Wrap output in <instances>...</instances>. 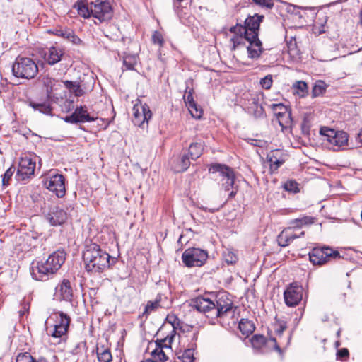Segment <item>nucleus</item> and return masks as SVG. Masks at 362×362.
<instances>
[{
  "instance_id": "obj_23",
  "label": "nucleus",
  "mask_w": 362,
  "mask_h": 362,
  "mask_svg": "<svg viewBox=\"0 0 362 362\" xmlns=\"http://www.w3.org/2000/svg\"><path fill=\"white\" fill-rule=\"evenodd\" d=\"M163 298L162 295H157L154 300H148L144 307V310L142 313V316L147 317L151 313L156 311L160 308H163Z\"/></svg>"
},
{
  "instance_id": "obj_43",
  "label": "nucleus",
  "mask_w": 362,
  "mask_h": 362,
  "mask_svg": "<svg viewBox=\"0 0 362 362\" xmlns=\"http://www.w3.org/2000/svg\"><path fill=\"white\" fill-rule=\"evenodd\" d=\"M16 362H36L28 352L20 353L16 357Z\"/></svg>"
},
{
  "instance_id": "obj_14",
  "label": "nucleus",
  "mask_w": 362,
  "mask_h": 362,
  "mask_svg": "<svg viewBox=\"0 0 362 362\" xmlns=\"http://www.w3.org/2000/svg\"><path fill=\"white\" fill-rule=\"evenodd\" d=\"M35 166V160H33L30 156L21 157L16 174L18 180H24L29 178L34 174Z\"/></svg>"
},
{
  "instance_id": "obj_25",
  "label": "nucleus",
  "mask_w": 362,
  "mask_h": 362,
  "mask_svg": "<svg viewBox=\"0 0 362 362\" xmlns=\"http://www.w3.org/2000/svg\"><path fill=\"white\" fill-rule=\"evenodd\" d=\"M176 334L175 327L172 326L170 332L163 339H158L155 343L154 346H162L167 351L170 352L171 344L173 339Z\"/></svg>"
},
{
  "instance_id": "obj_15",
  "label": "nucleus",
  "mask_w": 362,
  "mask_h": 362,
  "mask_svg": "<svg viewBox=\"0 0 362 362\" xmlns=\"http://www.w3.org/2000/svg\"><path fill=\"white\" fill-rule=\"evenodd\" d=\"M303 291L301 286L296 283L291 284L284 293L286 304L289 307L297 305L302 300Z\"/></svg>"
},
{
  "instance_id": "obj_59",
  "label": "nucleus",
  "mask_w": 362,
  "mask_h": 362,
  "mask_svg": "<svg viewBox=\"0 0 362 362\" xmlns=\"http://www.w3.org/2000/svg\"><path fill=\"white\" fill-rule=\"evenodd\" d=\"M315 14H316V16H319V15H320V11H318V12H317Z\"/></svg>"
},
{
  "instance_id": "obj_53",
  "label": "nucleus",
  "mask_w": 362,
  "mask_h": 362,
  "mask_svg": "<svg viewBox=\"0 0 362 362\" xmlns=\"http://www.w3.org/2000/svg\"><path fill=\"white\" fill-rule=\"evenodd\" d=\"M226 261L232 264L236 262V257L233 253H228V256L226 257Z\"/></svg>"
},
{
  "instance_id": "obj_42",
  "label": "nucleus",
  "mask_w": 362,
  "mask_h": 362,
  "mask_svg": "<svg viewBox=\"0 0 362 362\" xmlns=\"http://www.w3.org/2000/svg\"><path fill=\"white\" fill-rule=\"evenodd\" d=\"M152 42L158 45L160 47L164 45V38L163 34L159 31H155L152 35Z\"/></svg>"
},
{
  "instance_id": "obj_30",
  "label": "nucleus",
  "mask_w": 362,
  "mask_h": 362,
  "mask_svg": "<svg viewBox=\"0 0 362 362\" xmlns=\"http://www.w3.org/2000/svg\"><path fill=\"white\" fill-rule=\"evenodd\" d=\"M97 356L99 362H110L112 359L110 350L103 346L97 348Z\"/></svg>"
},
{
  "instance_id": "obj_57",
  "label": "nucleus",
  "mask_w": 362,
  "mask_h": 362,
  "mask_svg": "<svg viewBox=\"0 0 362 362\" xmlns=\"http://www.w3.org/2000/svg\"><path fill=\"white\" fill-rule=\"evenodd\" d=\"M223 182H228L227 178H221L220 182L222 186H223Z\"/></svg>"
},
{
  "instance_id": "obj_35",
  "label": "nucleus",
  "mask_w": 362,
  "mask_h": 362,
  "mask_svg": "<svg viewBox=\"0 0 362 362\" xmlns=\"http://www.w3.org/2000/svg\"><path fill=\"white\" fill-rule=\"evenodd\" d=\"M194 350L188 349L178 357L177 362H194Z\"/></svg>"
},
{
  "instance_id": "obj_54",
  "label": "nucleus",
  "mask_w": 362,
  "mask_h": 362,
  "mask_svg": "<svg viewBox=\"0 0 362 362\" xmlns=\"http://www.w3.org/2000/svg\"><path fill=\"white\" fill-rule=\"evenodd\" d=\"M358 141L362 144V129L360 131V132L358 134L357 137Z\"/></svg>"
},
{
  "instance_id": "obj_44",
  "label": "nucleus",
  "mask_w": 362,
  "mask_h": 362,
  "mask_svg": "<svg viewBox=\"0 0 362 362\" xmlns=\"http://www.w3.org/2000/svg\"><path fill=\"white\" fill-rule=\"evenodd\" d=\"M273 83L272 76L269 74L260 80V85L264 89H269Z\"/></svg>"
},
{
  "instance_id": "obj_5",
  "label": "nucleus",
  "mask_w": 362,
  "mask_h": 362,
  "mask_svg": "<svg viewBox=\"0 0 362 362\" xmlns=\"http://www.w3.org/2000/svg\"><path fill=\"white\" fill-rule=\"evenodd\" d=\"M70 324V317L62 312L52 314L47 320V332L54 337L64 335Z\"/></svg>"
},
{
  "instance_id": "obj_41",
  "label": "nucleus",
  "mask_w": 362,
  "mask_h": 362,
  "mask_svg": "<svg viewBox=\"0 0 362 362\" xmlns=\"http://www.w3.org/2000/svg\"><path fill=\"white\" fill-rule=\"evenodd\" d=\"M14 172H15V168L11 167L4 173V175H1L3 186H8L9 185V182L11 180V177L13 176Z\"/></svg>"
},
{
  "instance_id": "obj_49",
  "label": "nucleus",
  "mask_w": 362,
  "mask_h": 362,
  "mask_svg": "<svg viewBox=\"0 0 362 362\" xmlns=\"http://www.w3.org/2000/svg\"><path fill=\"white\" fill-rule=\"evenodd\" d=\"M256 4L271 8L274 6L272 0H252Z\"/></svg>"
},
{
  "instance_id": "obj_56",
  "label": "nucleus",
  "mask_w": 362,
  "mask_h": 362,
  "mask_svg": "<svg viewBox=\"0 0 362 362\" xmlns=\"http://www.w3.org/2000/svg\"><path fill=\"white\" fill-rule=\"evenodd\" d=\"M235 194H236V192L231 191L230 193L229 194V197L232 198V197H235Z\"/></svg>"
},
{
  "instance_id": "obj_4",
  "label": "nucleus",
  "mask_w": 362,
  "mask_h": 362,
  "mask_svg": "<svg viewBox=\"0 0 362 362\" xmlns=\"http://www.w3.org/2000/svg\"><path fill=\"white\" fill-rule=\"evenodd\" d=\"M78 14L85 18L93 16L100 22L109 21L112 16V8L109 1L95 0L88 5L78 3Z\"/></svg>"
},
{
  "instance_id": "obj_38",
  "label": "nucleus",
  "mask_w": 362,
  "mask_h": 362,
  "mask_svg": "<svg viewBox=\"0 0 362 362\" xmlns=\"http://www.w3.org/2000/svg\"><path fill=\"white\" fill-rule=\"evenodd\" d=\"M137 62L136 56H127L124 58L123 65L127 70H132Z\"/></svg>"
},
{
  "instance_id": "obj_58",
  "label": "nucleus",
  "mask_w": 362,
  "mask_h": 362,
  "mask_svg": "<svg viewBox=\"0 0 362 362\" xmlns=\"http://www.w3.org/2000/svg\"><path fill=\"white\" fill-rule=\"evenodd\" d=\"M275 349L277 350V351H280V347L278 346V345H275Z\"/></svg>"
},
{
  "instance_id": "obj_52",
  "label": "nucleus",
  "mask_w": 362,
  "mask_h": 362,
  "mask_svg": "<svg viewBox=\"0 0 362 362\" xmlns=\"http://www.w3.org/2000/svg\"><path fill=\"white\" fill-rule=\"evenodd\" d=\"M348 356H349V351L346 348L341 349L337 351V356L339 358H344V357H347Z\"/></svg>"
},
{
  "instance_id": "obj_18",
  "label": "nucleus",
  "mask_w": 362,
  "mask_h": 362,
  "mask_svg": "<svg viewBox=\"0 0 362 362\" xmlns=\"http://www.w3.org/2000/svg\"><path fill=\"white\" fill-rule=\"evenodd\" d=\"M94 120L95 118L90 117L86 107H83L76 108L71 115L65 118L66 122L71 123L86 122Z\"/></svg>"
},
{
  "instance_id": "obj_22",
  "label": "nucleus",
  "mask_w": 362,
  "mask_h": 362,
  "mask_svg": "<svg viewBox=\"0 0 362 362\" xmlns=\"http://www.w3.org/2000/svg\"><path fill=\"white\" fill-rule=\"evenodd\" d=\"M62 50L57 47H49L44 54L45 60L50 65H54L61 60Z\"/></svg>"
},
{
  "instance_id": "obj_26",
  "label": "nucleus",
  "mask_w": 362,
  "mask_h": 362,
  "mask_svg": "<svg viewBox=\"0 0 362 362\" xmlns=\"http://www.w3.org/2000/svg\"><path fill=\"white\" fill-rule=\"evenodd\" d=\"M276 107L279 108L281 111L276 113L279 124L282 127H286L291 124V118L290 112H287L286 107L281 104L274 105Z\"/></svg>"
},
{
  "instance_id": "obj_31",
  "label": "nucleus",
  "mask_w": 362,
  "mask_h": 362,
  "mask_svg": "<svg viewBox=\"0 0 362 362\" xmlns=\"http://www.w3.org/2000/svg\"><path fill=\"white\" fill-rule=\"evenodd\" d=\"M203 145L201 143H194L189 146V153L192 160L198 158L202 153Z\"/></svg>"
},
{
  "instance_id": "obj_27",
  "label": "nucleus",
  "mask_w": 362,
  "mask_h": 362,
  "mask_svg": "<svg viewBox=\"0 0 362 362\" xmlns=\"http://www.w3.org/2000/svg\"><path fill=\"white\" fill-rule=\"evenodd\" d=\"M170 352L167 351L162 346H155V348L151 351V356L153 357L152 361L153 362H165L168 359V354Z\"/></svg>"
},
{
  "instance_id": "obj_50",
  "label": "nucleus",
  "mask_w": 362,
  "mask_h": 362,
  "mask_svg": "<svg viewBox=\"0 0 362 362\" xmlns=\"http://www.w3.org/2000/svg\"><path fill=\"white\" fill-rule=\"evenodd\" d=\"M285 159L282 156L278 160L274 161L273 164H270V168L272 171H276L277 169L284 163Z\"/></svg>"
},
{
  "instance_id": "obj_55",
  "label": "nucleus",
  "mask_w": 362,
  "mask_h": 362,
  "mask_svg": "<svg viewBox=\"0 0 362 362\" xmlns=\"http://www.w3.org/2000/svg\"><path fill=\"white\" fill-rule=\"evenodd\" d=\"M285 327H282L281 326V328L279 329H278L276 332H278L279 334H281L283 331L284 330Z\"/></svg>"
},
{
  "instance_id": "obj_20",
  "label": "nucleus",
  "mask_w": 362,
  "mask_h": 362,
  "mask_svg": "<svg viewBox=\"0 0 362 362\" xmlns=\"http://www.w3.org/2000/svg\"><path fill=\"white\" fill-rule=\"evenodd\" d=\"M304 235V232H301L298 235L293 231V228L289 227L284 229L278 236V244L281 247L288 246L294 239Z\"/></svg>"
},
{
  "instance_id": "obj_51",
  "label": "nucleus",
  "mask_w": 362,
  "mask_h": 362,
  "mask_svg": "<svg viewBox=\"0 0 362 362\" xmlns=\"http://www.w3.org/2000/svg\"><path fill=\"white\" fill-rule=\"evenodd\" d=\"M184 99H185V102L187 105V106L188 107L189 105H192V104H194L195 102L193 99V96H192V94L191 93V92H189L187 94L185 95H184Z\"/></svg>"
},
{
  "instance_id": "obj_24",
  "label": "nucleus",
  "mask_w": 362,
  "mask_h": 362,
  "mask_svg": "<svg viewBox=\"0 0 362 362\" xmlns=\"http://www.w3.org/2000/svg\"><path fill=\"white\" fill-rule=\"evenodd\" d=\"M64 87L76 97L83 95L88 90L82 84L77 81H64L63 82Z\"/></svg>"
},
{
  "instance_id": "obj_28",
  "label": "nucleus",
  "mask_w": 362,
  "mask_h": 362,
  "mask_svg": "<svg viewBox=\"0 0 362 362\" xmlns=\"http://www.w3.org/2000/svg\"><path fill=\"white\" fill-rule=\"evenodd\" d=\"M239 329L243 335L249 336L255 330V326L252 321L242 319L239 322Z\"/></svg>"
},
{
  "instance_id": "obj_17",
  "label": "nucleus",
  "mask_w": 362,
  "mask_h": 362,
  "mask_svg": "<svg viewBox=\"0 0 362 362\" xmlns=\"http://www.w3.org/2000/svg\"><path fill=\"white\" fill-rule=\"evenodd\" d=\"M43 85L46 89L47 96L49 99L62 97L60 90L63 87V82L48 76L42 78Z\"/></svg>"
},
{
  "instance_id": "obj_7",
  "label": "nucleus",
  "mask_w": 362,
  "mask_h": 362,
  "mask_svg": "<svg viewBox=\"0 0 362 362\" xmlns=\"http://www.w3.org/2000/svg\"><path fill=\"white\" fill-rule=\"evenodd\" d=\"M320 133L325 137L330 148L334 151H339L348 144V134L343 131H335L326 127L320 128Z\"/></svg>"
},
{
  "instance_id": "obj_40",
  "label": "nucleus",
  "mask_w": 362,
  "mask_h": 362,
  "mask_svg": "<svg viewBox=\"0 0 362 362\" xmlns=\"http://www.w3.org/2000/svg\"><path fill=\"white\" fill-rule=\"evenodd\" d=\"M188 110L191 114V115L195 119H200L202 115V110L197 105L196 103L189 105L188 107Z\"/></svg>"
},
{
  "instance_id": "obj_10",
  "label": "nucleus",
  "mask_w": 362,
  "mask_h": 362,
  "mask_svg": "<svg viewBox=\"0 0 362 362\" xmlns=\"http://www.w3.org/2000/svg\"><path fill=\"white\" fill-rule=\"evenodd\" d=\"M232 300L226 293H220L214 301V308L212 310L213 315L216 317H224L234 313Z\"/></svg>"
},
{
  "instance_id": "obj_48",
  "label": "nucleus",
  "mask_w": 362,
  "mask_h": 362,
  "mask_svg": "<svg viewBox=\"0 0 362 362\" xmlns=\"http://www.w3.org/2000/svg\"><path fill=\"white\" fill-rule=\"evenodd\" d=\"M264 19V16L262 15H259V14H255L253 16H249L248 18H247L244 23H261L262 22Z\"/></svg>"
},
{
  "instance_id": "obj_39",
  "label": "nucleus",
  "mask_w": 362,
  "mask_h": 362,
  "mask_svg": "<svg viewBox=\"0 0 362 362\" xmlns=\"http://www.w3.org/2000/svg\"><path fill=\"white\" fill-rule=\"evenodd\" d=\"M265 338L262 335H255L251 339V343L254 348L260 349L265 344Z\"/></svg>"
},
{
  "instance_id": "obj_1",
  "label": "nucleus",
  "mask_w": 362,
  "mask_h": 362,
  "mask_svg": "<svg viewBox=\"0 0 362 362\" xmlns=\"http://www.w3.org/2000/svg\"><path fill=\"white\" fill-rule=\"evenodd\" d=\"M260 24H235L230 28V31L234 34L231 38L233 49L242 44L244 41L248 42L247 47L248 57L258 59L262 51V45L258 38V30Z\"/></svg>"
},
{
  "instance_id": "obj_3",
  "label": "nucleus",
  "mask_w": 362,
  "mask_h": 362,
  "mask_svg": "<svg viewBox=\"0 0 362 362\" xmlns=\"http://www.w3.org/2000/svg\"><path fill=\"white\" fill-rule=\"evenodd\" d=\"M66 259L64 250H57L51 254L45 262H33L30 273L33 278L37 281H45L49 276L59 270Z\"/></svg>"
},
{
  "instance_id": "obj_29",
  "label": "nucleus",
  "mask_w": 362,
  "mask_h": 362,
  "mask_svg": "<svg viewBox=\"0 0 362 362\" xmlns=\"http://www.w3.org/2000/svg\"><path fill=\"white\" fill-rule=\"evenodd\" d=\"M293 93L298 95L300 98L305 97L308 92V85L305 81H298L292 86Z\"/></svg>"
},
{
  "instance_id": "obj_36",
  "label": "nucleus",
  "mask_w": 362,
  "mask_h": 362,
  "mask_svg": "<svg viewBox=\"0 0 362 362\" xmlns=\"http://www.w3.org/2000/svg\"><path fill=\"white\" fill-rule=\"evenodd\" d=\"M190 165L189 158L187 156H183L181 160L179 161L177 165L174 168V170L176 172H182L186 170Z\"/></svg>"
},
{
  "instance_id": "obj_21",
  "label": "nucleus",
  "mask_w": 362,
  "mask_h": 362,
  "mask_svg": "<svg viewBox=\"0 0 362 362\" xmlns=\"http://www.w3.org/2000/svg\"><path fill=\"white\" fill-rule=\"evenodd\" d=\"M56 296L65 300L71 299L73 290L69 280L64 279L61 284L56 288Z\"/></svg>"
},
{
  "instance_id": "obj_11",
  "label": "nucleus",
  "mask_w": 362,
  "mask_h": 362,
  "mask_svg": "<svg viewBox=\"0 0 362 362\" xmlns=\"http://www.w3.org/2000/svg\"><path fill=\"white\" fill-rule=\"evenodd\" d=\"M207 258V252L199 248H189L182 255L183 263L188 267H200L204 264Z\"/></svg>"
},
{
  "instance_id": "obj_12",
  "label": "nucleus",
  "mask_w": 362,
  "mask_h": 362,
  "mask_svg": "<svg viewBox=\"0 0 362 362\" xmlns=\"http://www.w3.org/2000/svg\"><path fill=\"white\" fill-rule=\"evenodd\" d=\"M132 122L138 127H144L148 124V120L152 117V112L146 104H143L139 99L136 100L132 109Z\"/></svg>"
},
{
  "instance_id": "obj_47",
  "label": "nucleus",
  "mask_w": 362,
  "mask_h": 362,
  "mask_svg": "<svg viewBox=\"0 0 362 362\" xmlns=\"http://www.w3.org/2000/svg\"><path fill=\"white\" fill-rule=\"evenodd\" d=\"M286 191L297 192L298 191V184L296 182L290 180L288 181L284 185Z\"/></svg>"
},
{
  "instance_id": "obj_16",
  "label": "nucleus",
  "mask_w": 362,
  "mask_h": 362,
  "mask_svg": "<svg viewBox=\"0 0 362 362\" xmlns=\"http://www.w3.org/2000/svg\"><path fill=\"white\" fill-rule=\"evenodd\" d=\"M190 305L197 311L206 314L208 317L214 318L212 312L214 308V301L209 298L199 296L191 300Z\"/></svg>"
},
{
  "instance_id": "obj_34",
  "label": "nucleus",
  "mask_w": 362,
  "mask_h": 362,
  "mask_svg": "<svg viewBox=\"0 0 362 362\" xmlns=\"http://www.w3.org/2000/svg\"><path fill=\"white\" fill-rule=\"evenodd\" d=\"M314 223V218L310 216H304L292 221L293 228H300L303 225H310Z\"/></svg>"
},
{
  "instance_id": "obj_13",
  "label": "nucleus",
  "mask_w": 362,
  "mask_h": 362,
  "mask_svg": "<svg viewBox=\"0 0 362 362\" xmlns=\"http://www.w3.org/2000/svg\"><path fill=\"white\" fill-rule=\"evenodd\" d=\"M211 173H218L221 178H227L228 182H223V187L228 191L234 185L235 173L230 167L219 163L213 164L209 169Z\"/></svg>"
},
{
  "instance_id": "obj_46",
  "label": "nucleus",
  "mask_w": 362,
  "mask_h": 362,
  "mask_svg": "<svg viewBox=\"0 0 362 362\" xmlns=\"http://www.w3.org/2000/svg\"><path fill=\"white\" fill-rule=\"evenodd\" d=\"M281 157H282V153L279 150H275L268 154L267 159L270 164H273L274 161L278 160Z\"/></svg>"
},
{
  "instance_id": "obj_8",
  "label": "nucleus",
  "mask_w": 362,
  "mask_h": 362,
  "mask_svg": "<svg viewBox=\"0 0 362 362\" xmlns=\"http://www.w3.org/2000/svg\"><path fill=\"white\" fill-rule=\"evenodd\" d=\"M44 187L55 194L57 197H63L66 193L64 177L58 173H49L42 180Z\"/></svg>"
},
{
  "instance_id": "obj_9",
  "label": "nucleus",
  "mask_w": 362,
  "mask_h": 362,
  "mask_svg": "<svg viewBox=\"0 0 362 362\" xmlns=\"http://www.w3.org/2000/svg\"><path fill=\"white\" fill-rule=\"evenodd\" d=\"M310 262L315 265H322L332 259L340 257L339 252L329 247H315L309 252Z\"/></svg>"
},
{
  "instance_id": "obj_45",
  "label": "nucleus",
  "mask_w": 362,
  "mask_h": 362,
  "mask_svg": "<svg viewBox=\"0 0 362 362\" xmlns=\"http://www.w3.org/2000/svg\"><path fill=\"white\" fill-rule=\"evenodd\" d=\"M310 27L312 32L316 35L325 32V24H312Z\"/></svg>"
},
{
  "instance_id": "obj_37",
  "label": "nucleus",
  "mask_w": 362,
  "mask_h": 362,
  "mask_svg": "<svg viewBox=\"0 0 362 362\" xmlns=\"http://www.w3.org/2000/svg\"><path fill=\"white\" fill-rule=\"evenodd\" d=\"M30 105L35 110H38L44 114H49L51 112V107L49 105L46 103H36L33 102L30 103Z\"/></svg>"
},
{
  "instance_id": "obj_33",
  "label": "nucleus",
  "mask_w": 362,
  "mask_h": 362,
  "mask_svg": "<svg viewBox=\"0 0 362 362\" xmlns=\"http://www.w3.org/2000/svg\"><path fill=\"white\" fill-rule=\"evenodd\" d=\"M55 35L59 36H62L66 37L69 40L72 42L74 44H78L81 42L80 38L76 36L73 31L71 30H68L67 31H62L59 30H56Z\"/></svg>"
},
{
  "instance_id": "obj_19",
  "label": "nucleus",
  "mask_w": 362,
  "mask_h": 362,
  "mask_svg": "<svg viewBox=\"0 0 362 362\" xmlns=\"http://www.w3.org/2000/svg\"><path fill=\"white\" fill-rule=\"evenodd\" d=\"M47 218L51 225L60 226L66 221L67 214L63 209L56 207L49 212Z\"/></svg>"
},
{
  "instance_id": "obj_2",
  "label": "nucleus",
  "mask_w": 362,
  "mask_h": 362,
  "mask_svg": "<svg viewBox=\"0 0 362 362\" xmlns=\"http://www.w3.org/2000/svg\"><path fill=\"white\" fill-rule=\"evenodd\" d=\"M83 259L86 271L92 273L101 272L115 262L114 259L111 262L110 255L95 243L86 245Z\"/></svg>"
},
{
  "instance_id": "obj_6",
  "label": "nucleus",
  "mask_w": 362,
  "mask_h": 362,
  "mask_svg": "<svg viewBox=\"0 0 362 362\" xmlns=\"http://www.w3.org/2000/svg\"><path fill=\"white\" fill-rule=\"evenodd\" d=\"M12 71L16 77L31 79L37 74L38 66L31 58L18 57L13 64Z\"/></svg>"
},
{
  "instance_id": "obj_32",
  "label": "nucleus",
  "mask_w": 362,
  "mask_h": 362,
  "mask_svg": "<svg viewBox=\"0 0 362 362\" xmlns=\"http://www.w3.org/2000/svg\"><path fill=\"white\" fill-rule=\"evenodd\" d=\"M326 88L327 85L324 81H316L312 90V97L316 98L323 95L326 91Z\"/></svg>"
}]
</instances>
